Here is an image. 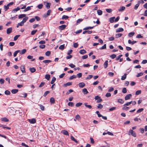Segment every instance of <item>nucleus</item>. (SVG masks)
I'll list each match as a JSON object with an SVG mask.
<instances>
[{"label": "nucleus", "instance_id": "bb28decb", "mask_svg": "<svg viewBox=\"0 0 147 147\" xmlns=\"http://www.w3.org/2000/svg\"><path fill=\"white\" fill-rule=\"evenodd\" d=\"M88 33V34H91L92 32V31H85L83 32V34H85L86 33Z\"/></svg>", "mask_w": 147, "mask_h": 147}, {"label": "nucleus", "instance_id": "f03ea898", "mask_svg": "<svg viewBox=\"0 0 147 147\" xmlns=\"http://www.w3.org/2000/svg\"><path fill=\"white\" fill-rule=\"evenodd\" d=\"M44 4L45 5L47 9H49L50 8L51 3H50L48 2H44Z\"/></svg>", "mask_w": 147, "mask_h": 147}, {"label": "nucleus", "instance_id": "c03bdc74", "mask_svg": "<svg viewBox=\"0 0 147 147\" xmlns=\"http://www.w3.org/2000/svg\"><path fill=\"white\" fill-rule=\"evenodd\" d=\"M103 108V106L100 103H99L98 105L97 108L100 109H102Z\"/></svg>", "mask_w": 147, "mask_h": 147}, {"label": "nucleus", "instance_id": "69168bd1", "mask_svg": "<svg viewBox=\"0 0 147 147\" xmlns=\"http://www.w3.org/2000/svg\"><path fill=\"white\" fill-rule=\"evenodd\" d=\"M50 92L49 91H46L45 93H44V94H43V96H45V97Z\"/></svg>", "mask_w": 147, "mask_h": 147}, {"label": "nucleus", "instance_id": "338daca9", "mask_svg": "<svg viewBox=\"0 0 147 147\" xmlns=\"http://www.w3.org/2000/svg\"><path fill=\"white\" fill-rule=\"evenodd\" d=\"M75 119L78 120H79L80 119V117L79 115H77L76 116Z\"/></svg>", "mask_w": 147, "mask_h": 147}, {"label": "nucleus", "instance_id": "58836bf2", "mask_svg": "<svg viewBox=\"0 0 147 147\" xmlns=\"http://www.w3.org/2000/svg\"><path fill=\"white\" fill-rule=\"evenodd\" d=\"M71 140L74 141L76 143H78V141L76 140L72 136H71Z\"/></svg>", "mask_w": 147, "mask_h": 147}, {"label": "nucleus", "instance_id": "0e129e2a", "mask_svg": "<svg viewBox=\"0 0 147 147\" xmlns=\"http://www.w3.org/2000/svg\"><path fill=\"white\" fill-rule=\"evenodd\" d=\"M122 56V55H119L116 58V60L117 61L120 58H121V57Z\"/></svg>", "mask_w": 147, "mask_h": 147}, {"label": "nucleus", "instance_id": "1a4fd4ad", "mask_svg": "<svg viewBox=\"0 0 147 147\" xmlns=\"http://www.w3.org/2000/svg\"><path fill=\"white\" fill-rule=\"evenodd\" d=\"M21 9V8L19 7H17L14 9L12 11V13H15L16 12L18 11Z\"/></svg>", "mask_w": 147, "mask_h": 147}, {"label": "nucleus", "instance_id": "4c0bfd02", "mask_svg": "<svg viewBox=\"0 0 147 147\" xmlns=\"http://www.w3.org/2000/svg\"><path fill=\"white\" fill-rule=\"evenodd\" d=\"M132 102V101H130L129 102H127V103L124 104L123 105V106H129V105L131 104Z\"/></svg>", "mask_w": 147, "mask_h": 147}, {"label": "nucleus", "instance_id": "9d476101", "mask_svg": "<svg viewBox=\"0 0 147 147\" xmlns=\"http://www.w3.org/2000/svg\"><path fill=\"white\" fill-rule=\"evenodd\" d=\"M123 31V29L122 28H120L117 29L116 31L117 33L122 32Z\"/></svg>", "mask_w": 147, "mask_h": 147}, {"label": "nucleus", "instance_id": "a19ab883", "mask_svg": "<svg viewBox=\"0 0 147 147\" xmlns=\"http://www.w3.org/2000/svg\"><path fill=\"white\" fill-rule=\"evenodd\" d=\"M26 52V50L25 49H24L22 50L20 52V54H23L25 53Z\"/></svg>", "mask_w": 147, "mask_h": 147}, {"label": "nucleus", "instance_id": "72a5a7b5", "mask_svg": "<svg viewBox=\"0 0 147 147\" xmlns=\"http://www.w3.org/2000/svg\"><path fill=\"white\" fill-rule=\"evenodd\" d=\"M117 102L121 104H123L124 102L122 99H119L117 100Z\"/></svg>", "mask_w": 147, "mask_h": 147}, {"label": "nucleus", "instance_id": "7ed1b4c3", "mask_svg": "<svg viewBox=\"0 0 147 147\" xmlns=\"http://www.w3.org/2000/svg\"><path fill=\"white\" fill-rule=\"evenodd\" d=\"M28 121L31 124H34L36 123V121L35 118H33L32 119H29Z\"/></svg>", "mask_w": 147, "mask_h": 147}, {"label": "nucleus", "instance_id": "a211bd4d", "mask_svg": "<svg viewBox=\"0 0 147 147\" xmlns=\"http://www.w3.org/2000/svg\"><path fill=\"white\" fill-rule=\"evenodd\" d=\"M18 90L17 89H14L12 90H11V92L12 94H15L18 92Z\"/></svg>", "mask_w": 147, "mask_h": 147}, {"label": "nucleus", "instance_id": "2f4dec72", "mask_svg": "<svg viewBox=\"0 0 147 147\" xmlns=\"http://www.w3.org/2000/svg\"><path fill=\"white\" fill-rule=\"evenodd\" d=\"M122 35V34L118 33L115 35V37L116 38H117L121 36Z\"/></svg>", "mask_w": 147, "mask_h": 147}, {"label": "nucleus", "instance_id": "393cba45", "mask_svg": "<svg viewBox=\"0 0 147 147\" xmlns=\"http://www.w3.org/2000/svg\"><path fill=\"white\" fill-rule=\"evenodd\" d=\"M97 12L98 15L100 16L101 15L102 13V11L99 9L97 11Z\"/></svg>", "mask_w": 147, "mask_h": 147}, {"label": "nucleus", "instance_id": "09e8293b", "mask_svg": "<svg viewBox=\"0 0 147 147\" xmlns=\"http://www.w3.org/2000/svg\"><path fill=\"white\" fill-rule=\"evenodd\" d=\"M93 77V76L91 75H89L86 78V80H89Z\"/></svg>", "mask_w": 147, "mask_h": 147}, {"label": "nucleus", "instance_id": "a878e982", "mask_svg": "<svg viewBox=\"0 0 147 147\" xmlns=\"http://www.w3.org/2000/svg\"><path fill=\"white\" fill-rule=\"evenodd\" d=\"M72 84V83L70 82H68L66 84H64L65 87H66L67 86H69Z\"/></svg>", "mask_w": 147, "mask_h": 147}, {"label": "nucleus", "instance_id": "8fccbe9b", "mask_svg": "<svg viewBox=\"0 0 147 147\" xmlns=\"http://www.w3.org/2000/svg\"><path fill=\"white\" fill-rule=\"evenodd\" d=\"M143 73L142 72L140 73H138L136 76L137 77H139L141 76H142L143 75Z\"/></svg>", "mask_w": 147, "mask_h": 147}, {"label": "nucleus", "instance_id": "774afa93", "mask_svg": "<svg viewBox=\"0 0 147 147\" xmlns=\"http://www.w3.org/2000/svg\"><path fill=\"white\" fill-rule=\"evenodd\" d=\"M110 57L112 59H113L115 58L116 57V55L115 54H112L110 56Z\"/></svg>", "mask_w": 147, "mask_h": 147}, {"label": "nucleus", "instance_id": "052dcab7", "mask_svg": "<svg viewBox=\"0 0 147 147\" xmlns=\"http://www.w3.org/2000/svg\"><path fill=\"white\" fill-rule=\"evenodd\" d=\"M43 5L42 4H40L38 5L37 7L39 9H41L42 8V7H43Z\"/></svg>", "mask_w": 147, "mask_h": 147}, {"label": "nucleus", "instance_id": "f3484780", "mask_svg": "<svg viewBox=\"0 0 147 147\" xmlns=\"http://www.w3.org/2000/svg\"><path fill=\"white\" fill-rule=\"evenodd\" d=\"M55 100L54 98L51 97L50 100V102L51 104L54 103L55 102Z\"/></svg>", "mask_w": 147, "mask_h": 147}, {"label": "nucleus", "instance_id": "20e7f679", "mask_svg": "<svg viewBox=\"0 0 147 147\" xmlns=\"http://www.w3.org/2000/svg\"><path fill=\"white\" fill-rule=\"evenodd\" d=\"M132 96V95L131 94H129L126 95L125 97V100H127L129 99Z\"/></svg>", "mask_w": 147, "mask_h": 147}, {"label": "nucleus", "instance_id": "4d7b16f0", "mask_svg": "<svg viewBox=\"0 0 147 147\" xmlns=\"http://www.w3.org/2000/svg\"><path fill=\"white\" fill-rule=\"evenodd\" d=\"M141 90H138L136 92V95H138L140 94H141Z\"/></svg>", "mask_w": 147, "mask_h": 147}, {"label": "nucleus", "instance_id": "5fc2aeb1", "mask_svg": "<svg viewBox=\"0 0 147 147\" xmlns=\"http://www.w3.org/2000/svg\"><path fill=\"white\" fill-rule=\"evenodd\" d=\"M5 94L7 95H9L10 94V92L8 90H6L5 92Z\"/></svg>", "mask_w": 147, "mask_h": 147}, {"label": "nucleus", "instance_id": "a18cd8bd", "mask_svg": "<svg viewBox=\"0 0 147 147\" xmlns=\"http://www.w3.org/2000/svg\"><path fill=\"white\" fill-rule=\"evenodd\" d=\"M106 48V44H104L103 46H102L99 49H103Z\"/></svg>", "mask_w": 147, "mask_h": 147}, {"label": "nucleus", "instance_id": "423d86ee", "mask_svg": "<svg viewBox=\"0 0 147 147\" xmlns=\"http://www.w3.org/2000/svg\"><path fill=\"white\" fill-rule=\"evenodd\" d=\"M78 86L80 88H82L85 86V84L83 82H80L79 83Z\"/></svg>", "mask_w": 147, "mask_h": 147}, {"label": "nucleus", "instance_id": "37998d69", "mask_svg": "<svg viewBox=\"0 0 147 147\" xmlns=\"http://www.w3.org/2000/svg\"><path fill=\"white\" fill-rule=\"evenodd\" d=\"M69 18V17L67 16L64 15H63L62 18V19L63 20L64 19H67Z\"/></svg>", "mask_w": 147, "mask_h": 147}, {"label": "nucleus", "instance_id": "f8f14e48", "mask_svg": "<svg viewBox=\"0 0 147 147\" xmlns=\"http://www.w3.org/2000/svg\"><path fill=\"white\" fill-rule=\"evenodd\" d=\"M20 70L23 73H25L26 71L25 70L24 67V66L22 65L20 67Z\"/></svg>", "mask_w": 147, "mask_h": 147}, {"label": "nucleus", "instance_id": "2eb2a0df", "mask_svg": "<svg viewBox=\"0 0 147 147\" xmlns=\"http://www.w3.org/2000/svg\"><path fill=\"white\" fill-rule=\"evenodd\" d=\"M28 16L26 17L25 18H24L21 21L22 22H23L24 24L25 23L27 20H28Z\"/></svg>", "mask_w": 147, "mask_h": 147}, {"label": "nucleus", "instance_id": "3c124183", "mask_svg": "<svg viewBox=\"0 0 147 147\" xmlns=\"http://www.w3.org/2000/svg\"><path fill=\"white\" fill-rule=\"evenodd\" d=\"M82 74L81 73H79L77 74L76 76L79 78H80L82 77Z\"/></svg>", "mask_w": 147, "mask_h": 147}, {"label": "nucleus", "instance_id": "de8ad7c7", "mask_svg": "<svg viewBox=\"0 0 147 147\" xmlns=\"http://www.w3.org/2000/svg\"><path fill=\"white\" fill-rule=\"evenodd\" d=\"M20 36V35H16L14 37V40L16 41Z\"/></svg>", "mask_w": 147, "mask_h": 147}, {"label": "nucleus", "instance_id": "6e6d98bb", "mask_svg": "<svg viewBox=\"0 0 147 147\" xmlns=\"http://www.w3.org/2000/svg\"><path fill=\"white\" fill-rule=\"evenodd\" d=\"M129 108V107H125V106L122 108V109L123 110L127 111L128 110V109Z\"/></svg>", "mask_w": 147, "mask_h": 147}, {"label": "nucleus", "instance_id": "9b49d317", "mask_svg": "<svg viewBox=\"0 0 147 147\" xmlns=\"http://www.w3.org/2000/svg\"><path fill=\"white\" fill-rule=\"evenodd\" d=\"M82 92L84 94H86L88 93V91L86 88H84L82 90Z\"/></svg>", "mask_w": 147, "mask_h": 147}, {"label": "nucleus", "instance_id": "0eeeda50", "mask_svg": "<svg viewBox=\"0 0 147 147\" xmlns=\"http://www.w3.org/2000/svg\"><path fill=\"white\" fill-rule=\"evenodd\" d=\"M61 133L65 135L66 136H68L69 135V133L68 132L65 130H62L61 131Z\"/></svg>", "mask_w": 147, "mask_h": 147}, {"label": "nucleus", "instance_id": "e433bc0d", "mask_svg": "<svg viewBox=\"0 0 147 147\" xmlns=\"http://www.w3.org/2000/svg\"><path fill=\"white\" fill-rule=\"evenodd\" d=\"M30 7H30V6L27 7L26 8V9H24V12H25V11H26L29 10H30V9H31Z\"/></svg>", "mask_w": 147, "mask_h": 147}, {"label": "nucleus", "instance_id": "bf43d9fd", "mask_svg": "<svg viewBox=\"0 0 147 147\" xmlns=\"http://www.w3.org/2000/svg\"><path fill=\"white\" fill-rule=\"evenodd\" d=\"M122 92L124 93H125L127 92V89L125 88H123L122 90Z\"/></svg>", "mask_w": 147, "mask_h": 147}, {"label": "nucleus", "instance_id": "412c9836", "mask_svg": "<svg viewBox=\"0 0 147 147\" xmlns=\"http://www.w3.org/2000/svg\"><path fill=\"white\" fill-rule=\"evenodd\" d=\"M94 26H89V27H85L83 29V30H88V29H91L94 28Z\"/></svg>", "mask_w": 147, "mask_h": 147}, {"label": "nucleus", "instance_id": "7c9ffc66", "mask_svg": "<svg viewBox=\"0 0 147 147\" xmlns=\"http://www.w3.org/2000/svg\"><path fill=\"white\" fill-rule=\"evenodd\" d=\"M51 62V61L49 60H46L43 61L42 62L46 64Z\"/></svg>", "mask_w": 147, "mask_h": 147}, {"label": "nucleus", "instance_id": "4468645a", "mask_svg": "<svg viewBox=\"0 0 147 147\" xmlns=\"http://www.w3.org/2000/svg\"><path fill=\"white\" fill-rule=\"evenodd\" d=\"M86 51L84 49H82L80 51L79 53L81 54H84L86 53Z\"/></svg>", "mask_w": 147, "mask_h": 147}, {"label": "nucleus", "instance_id": "473e14b6", "mask_svg": "<svg viewBox=\"0 0 147 147\" xmlns=\"http://www.w3.org/2000/svg\"><path fill=\"white\" fill-rule=\"evenodd\" d=\"M134 32H131L129 33L128 36L130 37H132L134 35Z\"/></svg>", "mask_w": 147, "mask_h": 147}, {"label": "nucleus", "instance_id": "c756f323", "mask_svg": "<svg viewBox=\"0 0 147 147\" xmlns=\"http://www.w3.org/2000/svg\"><path fill=\"white\" fill-rule=\"evenodd\" d=\"M65 48V45H61L59 47V49L61 50H63Z\"/></svg>", "mask_w": 147, "mask_h": 147}, {"label": "nucleus", "instance_id": "ddd939ff", "mask_svg": "<svg viewBox=\"0 0 147 147\" xmlns=\"http://www.w3.org/2000/svg\"><path fill=\"white\" fill-rule=\"evenodd\" d=\"M125 9V7L124 6H121L120 7L119 9H118L119 11H124Z\"/></svg>", "mask_w": 147, "mask_h": 147}, {"label": "nucleus", "instance_id": "6e6552de", "mask_svg": "<svg viewBox=\"0 0 147 147\" xmlns=\"http://www.w3.org/2000/svg\"><path fill=\"white\" fill-rule=\"evenodd\" d=\"M12 30V28L11 27L8 28L7 30V33L9 34L11 33Z\"/></svg>", "mask_w": 147, "mask_h": 147}, {"label": "nucleus", "instance_id": "39448f33", "mask_svg": "<svg viewBox=\"0 0 147 147\" xmlns=\"http://www.w3.org/2000/svg\"><path fill=\"white\" fill-rule=\"evenodd\" d=\"M66 26L65 25H62L59 26V28L61 30H63L66 28Z\"/></svg>", "mask_w": 147, "mask_h": 147}, {"label": "nucleus", "instance_id": "680f3d73", "mask_svg": "<svg viewBox=\"0 0 147 147\" xmlns=\"http://www.w3.org/2000/svg\"><path fill=\"white\" fill-rule=\"evenodd\" d=\"M37 30H33L31 32V34L32 35H34L37 32Z\"/></svg>", "mask_w": 147, "mask_h": 147}, {"label": "nucleus", "instance_id": "49530a36", "mask_svg": "<svg viewBox=\"0 0 147 147\" xmlns=\"http://www.w3.org/2000/svg\"><path fill=\"white\" fill-rule=\"evenodd\" d=\"M140 5V3H138L137 4H136L135 6H134V9H135V10H136L138 8V7Z\"/></svg>", "mask_w": 147, "mask_h": 147}, {"label": "nucleus", "instance_id": "aec40b11", "mask_svg": "<svg viewBox=\"0 0 147 147\" xmlns=\"http://www.w3.org/2000/svg\"><path fill=\"white\" fill-rule=\"evenodd\" d=\"M108 61L107 60L104 63V67L105 68H106L108 65Z\"/></svg>", "mask_w": 147, "mask_h": 147}, {"label": "nucleus", "instance_id": "b1692460", "mask_svg": "<svg viewBox=\"0 0 147 147\" xmlns=\"http://www.w3.org/2000/svg\"><path fill=\"white\" fill-rule=\"evenodd\" d=\"M2 121L5 122H8L9 121V119H7L6 117H3L1 118Z\"/></svg>", "mask_w": 147, "mask_h": 147}, {"label": "nucleus", "instance_id": "5701e85b", "mask_svg": "<svg viewBox=\"0 0 147 147\" xmlns=\"http://www.w3.org/2000/svg\"><path fill=\"white\" fill-rule=\"evenodd\" d=\"M127 74H124L121 76V80H124L126 78V76Z\"/></svg>", "mask_w": 147, "mask_h": 147}, {"label": "nucleus", "instance_id": "c85d7f7f", "mask_svg": "<svg viewBox=\"0 0 147 147\" xmlns=\"http://www.w3.org/2000/svg\"><path fill=\"white\" fill-rule=\"evenodd\" d=\"M115 17H113L111 18H110L109 21L111 23H112L114 22V20L115 19Z\"/></svg>", "mask_w": 147, "mask_h": 147}, {"label": "nucleus", "instance_id": "79ce46f5", "mask_svg": "<svg viewBox=\"0 0 147 147\" xmlns=\"http://www.w3.org/2000/svg\"><path fill=\"white\" fill-rule=\"evenodd\" d=\"M144 110V109L142 108L139 109L137 111V113H139L142 112Z\"/></svg>", "mask_w": 147, "mask_h": 147}, {"label": "nucleus", "instance_id": "dca6fc26", "mask_svg": "<svg viewBox=\"0 0 147 147\" xmlns=\"http://www.w3.org/2000/svg\"><path fill=\"white\" fill-rule=\"evenodd\" d=\"M87 103H85L84 104L85 106L89 109H91L92 108V106L90 105H88Z\"/></svg>", "mask_w": 147, "mask_h": 147}, {"label": "nucleus", "instance_id": "cd10ccee", "mask_svg": "<svg viewBox=\"0 0 147 147\" xmlns=\"http://www.w3.org/2000/svg\"><path fill=\"white\" fill-rule=\"evenodd\" d=\"M30 71L32 73H33L35 71L36 69L34 68H30L29 69Z\"/></svg>", "mask_w": 147, "mask_h": 147}, {"label": "nucleus", "instance_id": "f257e3e1", "mask_svg": "<svg viewBox=\"0 0 147 147\" xmlns=\"http://www.w3.org/2000/svg\"><path fill=\"white\" fill-rule=\"evenodd\" d=\"M128 134L129 135H131L134 137H136V132L132 129L130 130L128 133Z\"/></svg>", "mask_w": 147, "mask_h": 147}, {"label": "nucleus", "instance_id": "603ef678", "mask_svg": "<svg viewBox=\"0 0 147 147\" xmlns=\"http://www.w3.org/2000/svg\"><path fill=\"white\" fill-rule=\"evenodd\" d=\"M68 105L69 106L72 107L74 105V103L73 102H69L68 103Z\"/></svg>", "mask_w": 147, "mask_h": 147}, {"label": "nucleus", "instance_id": "c9c22d12", "mask_svg": "<svg viewBox=\"0 0 147 147\" xmlns=\"http://www.w3.org/2000/svg\"><path fill=\"white\" fill-rule=\"evenodd\" d=\"M77 77L75 75H73L72 76L70 77L69 78V79L70 80H72L74 78H75Z\"/></svg>", "mask_w": 147, "mask_h": 147}, {"label": "nucleus", "instance_id": "e2e57ef3", "mask_svg": "<svg viewBox=\"0 0 147 147\" xmlns=\"http://www.w3.org/2000/svg\"><path fill=\"white\" fill-rule=\"evenodd\" d=\"M51 54V52L50 51H47L45 53V55L46 56H49Z\"/></svg>", "mask_w": 147, "mask_h": 147}, {"label": "nucleus", "instance_id": "4be33fe9", "mask_svg": "<svg viewBox=\"0 0 147 147\" xmlns=\"http://www.w3.org/2000/svg\"><path fill=\"white\" fill-rule=\"evenodd\" d=\"M56 80V78L55 77H53V78H52V79L51 81V84H54V82H55V81Z\"/></svg>", "mask_w": 147, "mask_h": 147}, {"label": "nucleus", "instance_id": "13d9d810", "mask_svg": "<svg viewBox=\"0 0 147 147\" xmlns=\"http://www.w3.org/2000/svg\"><path fill=\"white\" fill-rule=\"evenodd\" d=\"M96 113L97 114L98 117H100L102 116V115L98 111H96Z\"/></svg>", "mask_w": 147, "mask_h": 147}, {"label": "nucleus", "instance_id": "ea45409f", "mask_svg": "<svg viewBox=\"0 0 147 147\" xmlns=\"http://www.w3.org/2000/svg\"><path fill=\"white\" fill-rule=\"evenodd\" d=\"M38 105L40 106V109L42 111L44 110L45 107H44L42 105Z\"/></svg>", "mask_w": 147, "mask_h": 147}, {"label": "nucleus", "instance_id": "864d4df0", "mask_svg": "<svg viewBox=\"0 0 147 147\" xmlns=\"http://www.w3.org/2000/svg\"><path fill=\"white\" fill-rule=\"evenodd\" d=\"M82 102H78L76 104V106L77 107H79L82 105Z\"/></svg>", "mask_w": 147, "mask_h": 147}, {"label": "nucleus", "instance_id": "6ab92c4d", "mask_svg": "<svg viewBox=\"0 0 147 147\" xmlns=\"http://www.w3.org/2000/svg\"><path fill=\"white\" fill-rule=\"evenodd\" d=\"M26 14H22L20 15L18 17L19 19L22 18H25L26 16Z\"/></svg>", "mask_w": 147, "mask_h": 147}, {"label": "nucleus", "instance_id": "f704fd0d", "mask_svg": "<svg viewBox=\"0 0 147 147\" xmlns=\"http://www.w3.org/2000/svg\"><path fill=\"white\" fill-rule=\"evenodd\" d=\"M50 78V76L49 74H46L45 76V78L47 80H49Z\"/></svg>", "mask_w": 147, "mask_h": 147}]
</instances>
